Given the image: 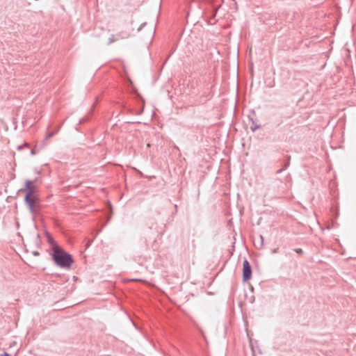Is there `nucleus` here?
I'll use <instances>...</instances> for the list:
<instances>
[{
  "mask_svg": "<svg viewBox=\"0 0 356 356\" xmlns=\"http://www.w3.org/2000/svg\"><path fill=\"white\" fill-rule=\"evenodd\" d=\"M121 38L119 35H111V37L108 38V44H111L115 41H118Z\"/></svg>",
  "mask_w": 356,
  "mask_h": 356,
  "instance_id": "obj_6",
  "label": "nucleus"
},
{
  "mask_svg": "<svg viewBox=\"0 0 356 356\" xmlns=\"http://www.w3.org/2000/svg\"><path fill=\"white\" fill-rule=\"evenodd\" d=\"M23 146L20 145L18 147V149H21L22 148Z\"/></svg>",
  "mask_w": 356,
  "mask_h": 356,
  "instance_id": "obj_17",
  "label": "nucleus"
},
{
  "mask_svg": "<svg viewBox=\"0 0 356 356\" xmlns=\"http://www.w3.org/2000/svg\"><path fill=\"white\" fill-rule=\"evenodd\" d=\"M46 236H47V242L51 245V249H52V251L54 252V248L55 246H58L55 240L54 239V238L51 236V235L47 232L46 233Z\"/></svg>",
  "mask_w": 356,
  "mask_h": 356,
  "instance_id": "obj_5",
  "label": "nucleus"
},
{
  "mask_svg": "<svg viewBox=\"0 0 356 356\" xmlns=\"http://www.w3.org/2000/svg\"><path fill=\"white\" fill-rule=\"evenodd\" d=\"M0 356H10V355L7 353H4L0 355Z\"/></svg>",
  "mask_w": 356,
  "mask_h": 356,
  "instance_id": "obj_12",
  "label": "nucleus"
},
{
  "mask_svg": "<svg viewBox=\"0 0 356 356\" xmlns=\"http://www.w3.org/2000/svg\"><path fill=\"white\" fill-rule=\"evenodd\" d=\"M88 120V117H84V118H83L80 120L79 123H80V124H82V123H84V122H87Z\"/></svg>",
  "mask_w": 356,
  "mask_h": 356,
  "instance_id": "obj_11",
  "label": "nucleus"
},
{
  "mask_svg": "<svg viewBox=\"0 0 356 356\" xmlns=\"http://www.w3.org/2000/svg\"><path fill=\"white\" fill-rule=\"evenodd\" d=\"M220 6H219L217 8H216V9L214 10V12H213V17H215V16H216V13H217V10L219 8V7H220Z\"/></svg>",
  "mask_w": 356,
  "mask_h": 356,
  "instance_id": "obj_13",
  "label": "nucleus"
},
{
  "mask_svg": "<svg viewBox=\"0 0 356 356\" xmlns=\"http://www.w3.org/2000/svg\"><path fill=\"white\" fill-rule=\"evenodd\" d=\"M55 134H56V132H54V131L49 132L47 134L45 139L48 140V139L51 138V137H53Z\"/></svg>",
  "mask_w": 356,
  "mask_h": 356,
  "instance_id": "obj_8",
  "label": "nucleus"
},
{
  "mask_svg": "<svg viewBox=\"0 0 356 356\" xmlns=\"http://www.w3.org/2000/svg\"><path fill=\"white\" fill-rule=\"evenodd\" d=\"M259 127L257 126V125H255L254 122H252V124L251 125L250 127V129H252V131H254L255 130H257V129H259Z\"/></svg>",
  "mask_w": 356,
  "mask_h": 356,
  "instance_id": "obj_9",
  "label": "nucleus"
},
{
  "mask_svg": "<svg viewBox=\"0 0 356 356\" xmlns=\"http://www.w3.org/2000/svg\"><path fill=\"white\" fill-rule=\"evenodd\" d=\"M260 238H261V245H263L264 238H263V236L261 235L260 236Z\"/></svg>",
  "mask_w": 356,
  "mask_h": 356,
  "instance_id": "obj_15",
  "label": "nucleus"
},
{
  "mask_svg": "<svg viewBox=\"0 0 356 356\" xmlns=\"http://www.w3.org/2000/svg\"><path fill=\"white\" fill-rule=\"evenodd\" d=\"M33 254H34V255H39V252H35Z\"/></svg>",
  "mask_w": 356,
  "mask_h": 356,
  "instance_id": "obj_16",
  "label": "nucleus"
},
{
  "mask_svg": "<svg viewBox=\"0 0 356 356\" xmlns=\"http://www.w3.org/2000/svg\"><path fill=\"white\" fill-rule=\"evenodd\" d=\"M252 269L247 259H245L243 264V280L248 281L251 278Z\"/></svg>",
  "mask_w": 356,
  "mask_h": 356,
  "instance_id": "obj_3",
  "label": "nucleus"
},
{
  "mask_svg": "<svg viewBox=\"0 0 356 356\" xmlns=\"http://www.w3.org/2000/svg\"><path fill=\"white\" fill-rule=\"evenodd\" d=\"M31 154H35V152H34V151H33V150H32V151H31Z\"/></svg>",
  "mask_w": 356,
  "mask_h": 356,
  "instance_id": "obj_18",
  "label": "nucleus"
},
{
  "mask_svg": "<svg viewBox=\"0 0 356 356\" xmlns=\"http://www.w3.org/2000/svg\"><path fill=\"white\" fill-rule=\"evenodd\" d=\"M277 250H278V248H275V249H273V250L272 252H273V254L277 253Z\"/></svg>",
  "mask_w": 356,
  "mask_h": 356,
  "instance_id": "obj_14",
  "label": "nucleus"
},
{
  "mask_svg": "<svg viewBox=\"0 0 356 356\" xmlns=\"http://www.w3.org/2000/svg\"><path fill=\"white\" fill-rule=\"evenodd\" d=\"M22 191H26V193H30L31 195H33L35 192V186H33V181L31 180H27L25 183V188L22 189Z\"/></svg>",
  "mask_w": 356,
  "mask_h": 356,
  "instance_id": "obj_4",
  "label": "nucleus"
},
{
  "mask_svg": "<svg viewBox=\"0 0 356 356\" xmlns=\"http://www.w3.org/2000/svg\"><path fill=\"white\" fill-rule=\"evenodd\" d=\"M24 201L27 204L30 211L32 213H34L35 211V204L36 201L35 195L33 194L30 195V193H26Z\"/></svg>",
  "mask_w": 356,
  "mask_h": 356,
  "instance_id": "obj_2",
  "label": "nucleus"
},
{
  "mask_svg": "<svg viewBox=\"0 0 356 356\" xmlns=\"http://www.w3.org/2000/svg\"><path fill=\"white\" fill-rule=\"evenodd\" d=\"M296 252H297L298 254H302L303 253V250L301 248H296L294 250Z\"/></svg>",
  "mask_w": 356,
  "mask_h": 356,
  "instance_id": "obj_10",
  "label": "nucleus"
},
{
  "mask_svg": "<svg viewBox=\"0 0 356 356\" xmlns=\"http://www.w3.org/2000/svg\"><path fill=\"white\" fill-rule=\"evenodd\" d=\"M289 163H287L284 165V166L282 168V169H280L278 170L277 172H276V174H280L283 170H286L287 168V167L289 166Z\"/></svg>",
  "mask_w": 356,
  "mask_h": 356,
  "instance_id": "obj_7",
  "label": "nucleus"
},
{
  "mask_svg": "<svg viewBox=\"0 0 356 356\" xmlns=\"http://www.w3.org/2000/svg\"><path fill=\"white\" fill-rule=\"evenodd\" d=\"M52 259L55 264L61 268H70L74 262L72 256L59 246L54 248Z\"/></svg>",
  "mask_w": 356,
  "mask_h": 356,
  "instance_id": "obj_1",
  "label": "nucleus"
}]
</instances>
